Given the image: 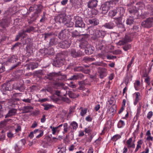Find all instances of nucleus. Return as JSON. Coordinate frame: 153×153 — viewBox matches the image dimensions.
I'll list each match as a JSON object with an SVG mask.
<instances>
[{
    "mask_svg": "<svg viewBox=\"0 0 153 153\" xmlns=\"http://www.w3.org/2000/svg\"><path fill=\"white\" fill-rule=\"evenodd\" d=\"M35 29V28L34 27L32 26H30L25 31L26 33H30L32 31H33Z\"/></svg>",
    "mask_w": 153,
    "mask_h": 153,
    "instance_id": "obj_43",
    "label": "nucleus"
},
{
    "mask_svg": "<svg viewBox=\"0 0 153 153\" xmlns=\"http://www.w3.org/2000/svg\"><path fill=\"white\" fill-rule=\"evenodd\" d=\"M83 77V75L81 74L74 75L71 76L68 79V80H74L81 79Z\"/></svg>",
    "mask_w": 153,
    "mask_h": 153,
    "instance_id": "obj_19",
    "label": "nucleus"
},
{
    "mask_svg": "<svg viewBox=\"0 0 153 153\" xmlns=\"http://www.w3.org/2000/svg\"><path fill=\"white\" fill-rule=\"evenodd\" d=\"M17 111V110L14 109L12 108L9 110L8 113L5 115V118H6L15 115Z\"/></svg>",
    "mask_w": 153,
    "mask_h": 153,
    "instance_id": "obj_18",
    "label": "nucleus"
},
{
    "mask_svg": "<svg viewBox=\"0 0 153 153\" xmlns=\"http://www.w3.org/2000/svg\"><path fill=\"white\" fill-rule=\"evenodd\" d=\"M82 34H80L79 32L76 30H75L72 33V36L73 37H76L78 36H80L82 35Z\"/></svg>",
    "mask_w": 153,
    "mask_h": 153,
    "instance_id": "obj_41",
    "label": "nucleus"
},
{
    "mask_svg": "<svg viewBox=\"0 0 153 153\" xmlns=\"http://www.w3.org/2000/svg\"><path fill=\"white\" fill-rule=\"evenodd\" d=\"M75 19L76 20L75 25L76 27L85 28V25L81 17L76 16L75 17Z\"/></svg>",
    "mask_w": 153,
    "mask_h": 153,
    "instance_id": "obj_3",
    "label": "nucleus"
},
{
    "mask_svg": "<svg viewBox=\"0 0 153 153\" xmlns=\"http://www.w3.org/2000/svg\"><path fill=\"white\" fill-rule=\"evenodd\" d=\"M80 110H81L80 112V115L83 117L86 113L87 109L86 108H80Z\"/></svg>",
    "mask_w": 153,
    "mask_h": 153,
    "instance_id": "obj_33",
    "label": "nucleus"
},
{
    "mask_svg": "<svg viewBox=\"0 0 153 153\" xmlns=\"http://www.w3.org/2000/svg\"><path fill=\"white\" fill-rule=\"evenodd\" d=\"M39 134L36 136V138H39L41 137H42L43 135V131H42L40 130L39 131Z\"/></svg>",
    "mask_w": 153,
    "mask_h": 153,
    "instance_id": "obj_50",
    "label": "nucleus"
},
{
    "mask_svg": "<svg viewBox=\"0 0 153 153\" xmlns=\"http://www.w3.org/2000/svg\"><path fill=\"white\" fill-rule=\"evenodd\" d=\"M18 59V58L16 56L13 55L8 60V61L11 63H14L16 62Z\"/></svg>",
    "mask_w": 153,
    "mask_h": 153,
    "instance_id": "obj_31",
    "label": "nucleus"
},
{
    "mask_svg": "<svg viewBox=\"0 0 153 153\" xmlns=\"http://www.w3.org/2000/svg\"><path fill=\"white\" fill-rule=\"evenodd\" d=\"M64 62V59H57L56 61L54 62V64L56 67H59L63 64Z\"/></svg>",
    "mask_w": 153,
    "mask_h": 153,
    "instance_id": "obj_26",
    "label": "nucleus"
},
{
    "mask_svg": "<svg viewBox=\"0 0 153 153\" xmlns=\"http://www.w3.org/2000/svg\"><path fill=\"white\" fill-rule=\"evenodd\" d=\"M50 128L51 129L52 133L53 135L55 134L56 133L58 134L63 129V131L62 132V133L65 134L67 132L68 129V124L67 123H64L63 124H61L57 127H53L51 126Z\"/></svg>",
    "mask_w": 153,
    "mask_h": 153,
    "instance_id": "obj_1",
    "label": "nucleus"
},
{
    "mask_svg": "<svg viewBox=\"0 0 153 153\" xmlns=\"http://www.w3.org/2000/svg\"><path fill=\"white\" fill-rule=\"evenodd\" d=\"M71 45V43L68 41L61 42L59 44V46L61 48H68Z\"/></svg>",
    "mask_w": 153,
    "mask_h": 153,
    "instance_id": "obj_13",
    "label": "nucleus"
},
{
    "mask_svg": "<svg viewBox=\"0 0 153 153\" xmlns=\"http://www.w3.org/2000/svg\"><path fill=\"white\" fill-rule=\"evenodd\" d=\"M13 88L14 89L19 90L21 92L23 91L25 88L23 85H18L17 83L14 84Z\"/></svg>",
    "mask_w": 153,
    "mask_h": 153,
    "instance_id": "obj_22",
    "label": "nucleus"
},
{
    "mask_svg": "<svg viewBox=\"0 0 153 153\" xmlns=\"http://www.w3.org/2000/svg\"><path fill=\"white\" fill-rule=\"evenodd\" d=\"M111 120H108L106 124V127L108 128H109L111 127Z\"/></svg>",
    "mask_w": 153,
    "mask_h": 153,
    "instance_id": "obj_45",
    "label": "nucleus"
},
{
    "mask_svg": "<svg viewBox=\"0 0 153 153\" xmlns=\"http://www.w3.org/2000/svg\"><path fill=\"white\" fill-rule=\"evenodd\" d=\"M26 33L25 30H22L16 36L15 41H17L19 40L20 37H23L24 35H25Z\"/></svg>",
    "mask_w": 153,
    "mask_h": 153,
    "instance_id": "obj_23",
    "label": "nucleus"
},
{
    "mask_svg": "<svg viewBox=\"0 0 153 153\" xmlns=\"http://www.w3.org/2000/svg\"><path fill=\"white\" fill-rule=\"evenodd\" d=\"M98 73L99 74L100 77L102 79L107 75V70L104 68H99L98 69Z\"/></svg>",
    "mask_w": 153,
    "mask_h": 153,
    "instance_id": "obj_8",
    "label": "nucleus"
},
{
    "mask_svg": "<svg viewBox=\"0 0 153 153\" xmlns=\"http://www.w3.org/2000/svg\"><path fill=\"white\" fill-rule=\"evenodd\" d=\"M9 121L11 123L12 122V120L11 119H8L1 121L0 122V129L5 127L7 124V123Z\"/></svg>",
    "mask_w": 153,
    "mask_h": 153,
    "instance_id": "obj_17",
    "label": "nucleus"
},
{
    "mask_svg": "<svg viewBox=\"0 0 153 153\" xmlns=\"http://www.w3.org/2000/svg\"><path fill=\"white\" fill-rule=\"evenodd\" d=\"M97 3V0H90L88 3V7L90 8L96 7Z\"/></svg>",
    "mask_w": 153,
    "mask_h": 153,
    "instance_id": "obj_15",
    "label": "nucleus"
},
{
    "mask_svg": "<svg viewBox=\"0 0 153 153\" xmlns=\"http://www.w3.org/2000/svg\"><path fill=\"white\" fill-rule=\"evenodd\" d=\"M90 46V45H88V42L87 41H82L79 45V47L81 48H87L88 50L85 49V50L86 53L88 54H90L91 53V51L90 52H89V51L90 48L92 50V51H93V49H92L93 47H91L89 48H88Z\"/></svg>",
    "mask_w": 153,
    "mask_h": 153,
    "instance_id": "obj_2",
    "label": "nucleus"
},
{
    "mask_svg": "<svg viewBox=\"0 0 153 153\" xmlns=\"http://www.w3.org/2000/svg\"><path fill=\"white\" fill-rule=\"evenodd\" d=\"M111 7V2L108 1L106 2L101 6L102 12L103 13H106L110 9Z\"/></svg>",
    "mask_w": 153,
    "mask_h": 153,
    "instance_id": "obj_5",
    "label": "nucleus"
},
{
    "mask_svg": "<svg viewBox=\"0 0 153 153\" xmlns=\"http://www.w3.org/2000/svg\"><path fill=\"white\" fill-rule=\"evenodd\" d=\"M5 134H2V135H1L0 138V141H3L5 140Z\"/></svg>",
    "mask_w": 153,
    "mask_h": 153,
    "instance_id": "obj_58",
    "label": "nucleus"
},
{
    "mask_svg": "<svg viewBox=\"0 0 153 153\" xmlns=\"http://www.w3.org/2000/svg\"><path fill=\"white\" fill-rule=\"evenodd\" d=\"M71 56L73 57H79L82 55V52L80 51H76L75 49H72L70 51Z\"/></svg>",
    "mask_w": 153,
    "mask_h": 153,
    "instance_id": "obj_9",
    "label": "nucleus"
},
{
    "mask_svg": "<svg viewBox=\"0 0 153 153\" xmlns=\"http://www.w3.org/2000/svg\"><path fill=\"white\" fill-rule=\"evenodd\" d=\"M62 100L64 101L65 102L67 103H69L71 101L70 100L67 98L62 97Z\"/></svg>",
    "mask_w": 153,
    "mask_h": 153,
    "instance_id": "obj_56",
    "label": "nucleus"
},
{
    "mask_svg": "<svg viewBox=\"0 0 153 153\" xmlns=\"http://www.w3.org/2000/svg\"><path fill=\"white\" fill-rule=\"evenodd\" d=\"M20 64L21 62H18L16 64L14 65H13L11 67V69H13L17 67L20 65Z\"/></svg>",
    "mask_w": 153,
    "mask_h": 153,
    "instance_id": "obj_54",
    "label": "nucleus"
},
{
    "mask_svg": "<svg viewBox=\"0 0 153 153\" xmlns=\"http://www.w3.org/2000/svg\"><path fill=\"white\" fill-rule=\"evenodd\" d=\"M116 111V109H114L113 107H111L108 110V112L110 113H114Z\"/></svg>",
    "mask_w": 153,
    "mask_h": 153,
    "instance_id": "obj_49",
    "label": "nucleus"
},
{
    "mask_svg": "<svg viewBox=\"0 0 153 153\" xmlns=\"http://www.w3.org/2000/svg\"><path fill=\"white\" fill-rule=\"evenodd\" d=\"M95 59L93 58L85 57L84 58L83 60L87 63L95 60Z\"/></svg>",
    "mask_w": 153,
    "mask_h": 153,
    "instance_id": "obj_42",
    "label": "nucleus"
},
{
    "mask_svg": "<svg viewBox=\"0 0 153 153\" xmlns=\"http://www.w3.org/2000/svg\"><path fill=\"white\" fill-rule=\"evenodd\" d=\"M58 43V39L56 38H53L51 39L49 42L50 45H57Z\"/></svg>",
    "mask_w": 153,
    "mask_h": 153,
    "instance_id": "obj_28",
    "label": "nucleus"
},
{
    "mask_svg": "<svg viewBox=\"0 0 153 153\" xmlns=\"http://www.w3.org/2000/svg\"><path fill=\"white\" fill-rule=\"evenodd\" d=\"M65 25L67 27H71L74 25V23L72 22L66 20Z\"/></svg>",
    "mask_w": 153,
    "mask_h": 153,
    "instance_id": "obj_38",
    "label": "nucleus"
},
{
    "mask_svg": "<svg viewBox=\"0 0 153 153\" xmlns=\"http://www.w3.org/2000/svg\"><path fill=\"white\" fill-rule=\"evenodd\" d=\"M134 95L135 96V99L134 102V104L136 105L140 99V95L139 92H135Z\"/></svg>",
    "mask_w": 153,
    "mask_h": 153,
    "instance_id": "obj_21",
    "label": "nucleus"
},
{
    "mask_svg": "<svg viewBox=\"0 0 153 153\" xmlns=\"http://www.w3.org/2000/svg\"><path fill=\"white\" fill-rule=\"evenodd\" d=\"M78 123L75 121L72 122L70 124L71 129L74 131L76 130L78 127Z\"/></svg>",
    "mask_w": 153,
    "mask_h": 153,
    "instance_id": "obj_27",
    "label": "nucleus"
},
{
    "mask_svg": "<svg viewBox=\"0 0 153 153\" xmlns=\"http://www.w3.org/2000/svg\"><path fill=\"white\" fill-rule=\"evenodd\" d=\"M75 143L74 144L72 145L69 148V150L70 151H72L74 149H76L75 147Z\"/></svg>",
    "mask_w": 153,
    "mask_h": 153,
    "instance_id": "obj_53",
    "label": "nucleus"
},
{
    "mask_svg": "<svg viewBox=\"0 0 153 153\" xmlns=\"http://www.w3.org/2000/svg\"><path fill=\"white\" fill-rule=\"evenodd\" d=\"M69 32L67 30H62L59 33L58 37L62 40L68 38Z\"/></svg>",
    "mask_w": 153,
    "mask_h": 153,
    "instance_id": "obj_6",
    "label": "nucleus"
},
{
    "mask_svg": "<svg viewBox=\"0 0 153 153\" xmlns=\"http://www.w3.org/2000/svg\"><path fill=\"white\" fill-rule=\"evenodd\" d=\"M153 116V112L152 111L149 112L147 114V117L149 120H150Z\"/></svg>",
    "mask_w": 153,
    "mask_h": 153,
    "instance_id": "obj_48",
    "label": "nucleus"
},
{
    "mask_svg": "<svg viewBox=\"0 0 153 153\" xmlns=\"http://www.w3.org/2000/svg\"><path fill=\"white\" fill-rule=\"evenodd\" d=\"M48 54L50 55H52L54 54V50L53 48H51L50 50H49L48 51Z\"/></svg>",
    "mask_w": 153,
    "mask_h": 153,
    "instance_id": "obj_59",
    "label": "nucleus"
},
{
    "mask_svg": "<svg viewBox=\"0 0 153 153\" xmlns=\"http://www.w3.org/2000/svg\"><path fill=\"white\" fill-rule=\"evenodd\" d=\"M134 87L135 90L138 91L140 89V81L139 80H136L134 83Z\"/></svg>",
    "mask_w": 153,
    "mask_h": 153,
    "instance_id": "obj_32",
    "label": "nucleus"
},
{
    "mask_svg": "<svg viewBox=\"0 0 153 153\" xmlns=\"http://www.w3.org/2000/svg\"><path fill=\"white\" fill-rule=\"evenodd\" d=\"M26 54L27 56H29L33 52L32 48L30 45H27L26 47Z\"/></svg>",
    "mask_w": 153,
    "mask_h": 153,
    "instance_id": "obj_24",
    "label": "nucleus"
},
{
    "mask_svg": "<svg viewBox=\"0 0 153 153\" xmlns=\"http://www.w3.org/2000/svg\"><path fill=\"white\" fill-rule=\"evenodd\" d=\"M94 150L92 147H90L88 151V153H93Z\"/></svg>",
    "mask_w": 153,
    "mask_h": 153,
    "instance_id": "obj_64",
    "label": "nucleus"
},
{
    "mask_svg": "<svg viewBox=\"0 0 153 153\" xmlns=\"http://www.w3.org/2000/svg\"><path fill=\"white\" fill-rule=\"evenodd\" d=\"M85 131L86 133H89L91 132V130L89 128H88L85 129Z\"/></svg>",
    "mask_w": 153,
    "mask_h": 153,
    "instance_id": "obj_63",
    "label": "nucleus"
},
{
    "mask_svg": "<svg viewBox=\"0 0 153 153\" xmlns=\"http://www.w3.org/2000/svg\"><path fill=\"white\" fill-rule=\"evenodd\" d=\"M68 86L69 87L72 88H74L76 87V85L73 84V82H71L70 83L68 84Z\"/></svg>",
    "mask_w": 153,
    "mask_h": 153,
    "instance_id": "obj_61",
    "label": "nucleus"
},
{
    "mask_svg": "<svg viewBox=\"0 0 153 153\" xmlns=\"http://www.w3.org/2000/svg\"><path fill=\"white\" fill-rule=\"evenodd\" d=\"M126 24L131 25L134 22V18L133 17H130L126 20Z\"/></svg>",
    "mask_w": 153,
    "mask_h": 153,
    "instance_id": "obj_35",
    "label": "nucleus"
},
{
    "mask_svg": "<svg viewBox=\"0 0 153 153\" xmlns=\"http://www.w3.org/2000/svg\"><path fill=\"white\" fill-rule=\"evenodd\" d=\"M89 23L92 25H97L99 23V20L97 19L94 18L88 20Z\"/></svg>",
    "mask_w": 153,
    "mask_h": 153,
    "instance_id": "obj_25",
    "label": "nucleus"
},
{
    "mask_svg": "<svg viewBox=\"0 0 153 153\" xmlns=\"http://www.w3.org/2000/svg\"><path fill=\"white\" fill-rule=\"evenodd\" d=\"M93 64L95 65L104 67H106L107 66V64L106 63H103L102 62H97L93 63Z\"/></svg>",
    "mask_w": 153,
    "mask_h": 153,
    "instance_id": "obj_37",
    "label": "nucleus"
},
{
    "mask_svg": "<svg viewBox=\"0 0 153 153\" xmlns=\"http://www.w3.org/2000/svg\"><path fill=\"white\" fill-rule=\"evenodd\" d=\"M21 131V127L19 125H17V128L15 129V131L16 132H18Z\"/></svg>",
    "mask_w": 153,
    "mask_h": 153,
    "instance_id": "obj_55",
    "label": "nucleus"
},
{
    "mask_svg": "<svg viewBox=\"0 0 153 153\" xmlns=\"http://www.w3.org/2000/svg\"><path fill=\"white\" fill-rule=\"evenodd\" d=\"M135 33H128L126 34L125 36L124 39L126 41H127V42H129L131 41L132 38L134 36V34Z\"/></svg>",
    "mask_w": 153,
    "mask_h": 153,
    "instance_id": "obj_16",
    "label": "nucleus"
},
{
    "mask_svg": "<svg viewBox=\"0 0 153 153\" xmlns=\"http://www.w3.org/2000/svg\"><path fill=\"white\" fill-rule=\"evenodd\" d=\"M103 26L107 28L112 29L115 26V25L113 22H111L105 23L103 25Z\"/></svg>",
    "mask_w": 153,
    "mask_h": 153,
    "instance_id": "obj_20",
    "label": "nucleus"
},
{
    "mask_svg": "<svg viewBox=\"0 0 153 153\" xmlns=\"http://www.w3.org/2000/svg\"><path fill=\"white\" fill-rule=\"evenodd\" d=\"M121 137V136L119 134L114 135L111 138V140L113 141H116L120 139Z\"/></svg>",
    "mask_w": 153,
    "mask_h": 153,
    "instance_id": "obj_36",
    "label": "nucleus"
},
{
    "mask_svg": "<svg viewBox=\"0 0 153 153\" xmlns=\"http://www.w3.org/2000/svg\"><path fill=\"white\" fill-rule=\"evenodd\" d=\"M127 41H126L124 39L123 40L120 41L118 42V44L120 45H124L125 43H126L127 42Z\"/></svg>",
    "mask_w": 153,
    "mask_h": 153,
    "instance_id": "obj_47",
    "label": "nucleus"
},
{
    "mask_svg": "<svg viewBox=\"0 0 153 153\" xmlns=\"http://www.w3.org/2000/svg\"><path fill=\"white\" fill-rule=\"evenodd\" d=\"M117 13V11L116 10H111L109 12L108 16L111 17H113L115 16Z\"/></svg>",
    "mask_w": 153,
    "mask_h": 153,
    "instance_id": "obj_34",
    "label": "nucleus"
},
{
    "mask_svg": "<svg viewBox=\"0 0 153 153\" xmlns=\"http://www.w3.org/2000/svg\"><path fill=\"white\" fill-rule=\"evenodd\" d=\"M143 143V141L141 140H139L137 142V145L136 147L135 150V152H136L138 151L139 148H140L141 147V145Z\"/></svg>",
    "mask_w": 153,
    "mask_h": 153,
    "instance_id": "obj_30",
    "label": "nucleus"
},
{
    "mask_svg": "<svg viewBox=\"0 0 153 153\" xmlns=\"http://www.w3.org/2000/svg\"><path fill=\"white\" fill-rule=\"evenodd\" d=\"M86 121L88 122H91L92 120V119L90 116H88L85 118Z\"/></svg>",
    "mask_w": 153,
    "mask_h": 153,
    "instance_id": "obj_62",
    "label": "nucleus"
},
{
    "mask_svg": "<svg viewBox=\"0 0 153 153\" xmlns=\"http://www.w3.org/2000/svg\"><path fill=\"white\" fill-rule=\"evenodd\" d=\"M74 70L76 71H82L83 68L82 67H77L74 68Z\"/></svg>",
    "mask_w": 153,
    "mask_h": 153,
    "instance_id": "obj_51",
    "label": "nucleus"
},
{
    "mask_svg": "<svg viewBox=\"0 0 153 153\" xmlns=\"http://www.w3.org/2000/svg\"><path fill=\"white\" fill-rule=\"evenodd\" d=\"M126 144L128 149L131 148H134L135 147V144L134 141L133 142V137H130L126 141Z\"/></svg>",
    "mask_w": 153,
    "mask_h": 153,
    "instance_id": "obj_12",
    "label": "nucleus"
},
{
    "mask_svg": "<svg viewBox=\"0 0 153 153\" xmlns=\"http://www.w3.org/2000/svg\"><path fill=\"white\" fill-rule=\"evenodd\" d=\"M134 57H133L132 58L131 61L129 62L127 66V69L128 70L130 67L131 66L132 64L134 61Z\"/></svg>",
    "mask_w": 153,
    "mask_h": 153,
    "instance_id": "obj_44",
    "label": "nucleus"
},
{
    "mask_svg": "<svg viewBox=\"0 0 153 153\" xmlns=\"http://www.w3.org/2000/svg\"><path fill=\"white\" fill-rule=\"evenodd\" d=\"M131 46L130 45H126L124 46L123 48L125 51H127L131 48Z\"/></svg>",
    "mask_w": 153,
    "mask_h": 153,
    "instance_id": "obj_46",
    "label": "nucleus"
},
{
    "mask_svg": "<svg viewBox=\"0 0 153 153\" xmlns=\"http://www.w3.org/2000/svg\"><path fill=\"white\" fill-rule=\"evenodd\" d=\"M7 136L9 138H11L14 136V134L11 132H9L7 134Z\"/></svg>",
    "mask_w": 153,
    "mask_h": 153,
    "instance_id": "obj_52",
    "label": "nucleus"
},
{
    "mask_svg": "<svg viewBox=\"0 0 153 153\" xmlns=\"http://www.w3.org/2000/svg\"><path fill=\"white\" fill-rule=\"evenodd\" d=\"M152 25V20L151 18L147 19L146 21L143 22L142 23V25L143 27L149 28L151 27Z\"/></svg>",
    "mask_w": 153,
    "mask_h": 153,
    "instance_id": "obj_11",
    "label": "nucleus"
},
{
    "mask_svg": "<svg viewBox=\"0 0 153 153\" xmlns=\"http://www.w3.org/2000/svg\"><path fill=\"white\" fill-rule=\"evenodd\" d=\"M1 90L4 91H6L9 90V88L7 87V85L5 84H4L2 86Z\"/></svg>",
    "mask_w": 153,
    "mask_h": 153,
    "instance_id": "obj_40",
    "label": "nucleus"
},
{
    "mask_svg": "<svg viewBox=\"0 0 153 153\" xmlns=\"http://www.w3.org/2000/svg\"><path fill=\"white\" fill-rule=\"evenodd\" d=\"M56 21L60 23H63L65 24L66 21V17L64 14L60 15L56 18Z\"/></svg>",
    "mask_w": 153,
    "mask_h": 153,
    "instance_id": "obj_10",
    "label": "nucleus"
},
{
    "mask_svg": "<svg viewBox=\"0 0 153 153\" xmlns=\"http://www.w3.org/2000/svg\"><path fill=\"white\" fill-rule=\"evenodd\" d=\"M37 123L36 122V121H35L33 122V123L32 124L31 126V128H34L36 127V126H37Z\"/></svg>",
    "mask_w": 153,
    "mask_h": 153,
    "instance_id": "obj_60",
    "label": "nucleus"
},
{
    "mask_svg": "<svg viewBox=\"0 0 153 153\" xmlns=\"http://www.w3.org/2000/svg\"><path fill=\"white\" fill-rule=\"evenodd\" d=\"M52 35V34L51 33H47L45 34V39H46L48 38L50 36Z\"/></svg>",
    "mask_w": 153,
    "mask_h": 153,
    "instance_id": "obj_57",
    "label": "nucleus"
},
{
    "mask_svg": "<svg viewBox=\"0 0 153 153\" xmlns=\"http://www.w3.org/2000/svg\"><path fill=\"white\" fill-rule=\"evenodd\" d=\"M60 76H62V79H65L66 78V75H62L61 73L59 71L57 73L52 72L50 73L48 75L47 78L51 80H52L54 77Z\"/></svg>",
    "mask_w": 153,
    "mask_h": 153,
    "instance_id": "obj_4",
    "label": "nucleus"
},
{
    "mask_svg": "<svg viewBox=\"0 0 153 153\" xmlns=\"http://www.w3.org/2000/svg\"><path fill=\"white\" fill-rule=\"evenodd\" d=\"M114 22L117 25L122 24V18L121 17L114 18Z\"/></svg>",
    "mask_w": 153,
    "mask_h": 153,
    "instance_id": "obj_29",
    "label": "nucleus"
},
{
    "mask_svg": "<svg viewBox=\"0 0 153 153\" xmlns=\"http://www.w3.org/2000/svg\"><path fill=\"white\" fill-rule=\"evenodd\" d=\"M106 34L105 31L102 30H97L95 32V36L97 37L103 38Z\"/></svg>",
    "mask_w": 153,
    "mask_h": 153,
    "instance_id": "obj_14",
    "label": "nucleus"
},
{
    "mask_svg": "<svg viewBox=\"0 0 153 153\" xmlns=\"http://www.w3.org/2000/svg\"><path fill=\"white\" fill-rule=\"evenodd\" d=\"M38 65L39 64L37 62H31L25 65V67L26 68V69L27 70H28L30 69L33 70L37 68Z\"/></svg>",
    "mask_w": 153,
    "mask_h": 153,
    "instance_id": "obj_7",
    "label": "nucleus"
},
{
    "mask_svg": "<svg viewBox=\"0 0 153 153\" xmlns=\"http://www.w3.org/2000/svg\"><path fill=\"white\" fill-rule=\"evenodd\" d=\"M125 125L124 122L122 120H120L118 123L117 126L118 128H121L124 126Z\"/></svg>",
    "mask_w": 153,
    "mask_h": 153,
    "instance_id": "obj_39",
    "label": "nucleus"
}]
</instances>
